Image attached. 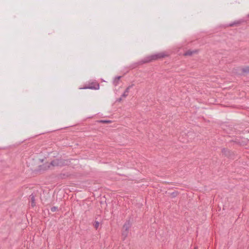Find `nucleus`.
<instances>
[{
    "instance_id": "nucleus-1",
    "label": "nucleus",
    "mask_w": 249,
    "mask_h": 249,
    "mask_svg": "<svg viewBox=\"0 0 249 249\" xmlns=\"http://www.w3.org/2000/svg\"><path fill=\"white\" fill-rule=\"evenodd\" d=\"M164 54L163 53H159L157 54H153L151 56H148L145 58L143 61V63H147L149 62L152 60H156L159 58H162L164 56Z\"/></svg>"
},
{
    "instance_id": "nucleus-2",
    "label": "nucleus",
    "mask_w": 249,
    "mask_h": 249,
    "mask_svg": "<svg viewBox=\"0 0 249 249\" xmlns=\"http://www.w3.org/2000/svg\"><path fill=\"white\" fill-rule=\"evenodd\" d=\"M65 162L62 159H55L52 161L51 165L53 166H62L65 164Z\"/></svg>"
},
{
    "instance_id": "nucleus-3",
    "label": "nucleus",
    "mask_w": 249,
    "mask_h": 249,
    "mask_svg": "<svg viewBox=\"0 0 249 249\" xmlns=\"http://www.w3.org/2000/svg\"><path fill=\"white\" fill-rule=\"evenodd\" d=\"M132 86H130L126 88L124 93L122 94L121 97L118 99L119 101H121L123 99V98H125L128 95L129 90Z\"/></svg>"
},
{
    "instance_id": "nucleus-4",
    "label": "nucleus",
    "mask_w": 249,
    "mask_h": 249,
    "mask_svg": "<svg viewBox=\"0 0 249 249\" xmlns=\"http://www.w3.org/2000/svg\"><path fill=\"white\" fill-rule=\"evenodd\" d=\"M131 225V223H130L129 220H127L125 222L123 226V230H129L130 226Z\"/></svg>"
},
{
    "instance_id": "nucleus-5",
    "label": "nucleus",
    "mask_w": 249,
    "mask_h": 249,
    "mask_svg": "<svg viewBox=\"0 0 249 249\" xmlns=\"http://www.w3.org/2000/svg\"><path fill=\"white\" fill-rule=\"evenodd\" d=\"M128 230L126 231V230L123 229L122 238L123 240H124L127 237V236H128Z\"/></svg>"
},
{
    "instance_id": "nucleus-6",
    "label": "nucleus",
    "mask_w": 249,
    "mask_h": 249,
    "mask_svg": "<svg viewBox=\"0 0 249 249\" xmlns=\"http://www.w3.org/2000/svg\"><path fill=\"white\" fill-rule=\"evenodd\" d=\"M30 201L31 202L32 206L34 207L35 205V196L33 194L30 195Z\"/></svg>"
},
{
    "instance_id": "nucleus-7",
    "label": "nucleus",
    "mask_w": 249,
    "mask_h": 249,
    "mask_svg": "<svg viewBox=\"0 0 249 249\" xmlns=\"http://www.w3.org/2000/svg\"><path fill=\"white\" fill-rule=\"evenodd\" d=\"M196 52V51H188L185 53V55H191L193 53H195Z\"/></svg>"
},
{
    "instance_id": "nucleus-8",
    "label": "nucleus",
    "mask_w": 249,
    "mask_h": 249,
    "mask_svg": "<svg viewBox=\"0 0 249 249\" xmlns=\"http://www.w3.org/2000/svg\"><path fill=\"white\" fill-rule=\"evenodd\" d=\"M242 70L244 72H249V67L243 68Z\"/></svg>"
},
{
    "instance_id": "nucleus-9",
    "label": "nucleus",
    "mask_w": 249,
    "mask_h": 249,
    "mask_svg": "<svg viewBox=\"0 0 249 249\" xmlns=\"http://www.w3.org/2000/svg\"><path fill=\"white\" fill-rule=\"evenodd\" d=\"M120 78H121V76H118L117 78H116V79H115L114 82L116 85L118 84V82L119 81Z\"/></svg>"
},
{
    "instance_id": "nucleus-10",
    "label": "nucleus",
    "mask_w": 249,
    "mask_h": 249,
    "mask_svg": "<svg viewBox=\"0 0 249 249\" xmlns=\"http://www.w3.org/2000/svg\"><path fill=\"white\" fill-rule=\"evenodd\" d=\"M99 122L101 123H106L107 124V123H110L111 121H109V120H100Z\"/></svg>"
},
{
    "instance_id": "nucleus-11",
    "label": "nucleus",
    "mask_w": 249,
    "mask_h": 249,
    "mask_svg": "<svg viewBox=\"0 0 249 249\" xmlns=\"http://www.w3.org/2000/svg\"><path fill=\"white\" fill-rule=\"evenodd\" d=\"M95 229H97L99 226V223L98 222H96L94 225Z\"/></svg>"
},
{
    "instance_id": "nucleus-12",
    "label": "nucleus",
    "mask_w": 249,
    "mask_h": 249,
    "mask_svg": "<svg viewBox=\"0 0 249 249\" xmlns=\"http://www.w3.org/2000/svg\"><path fill=\"white\" fill-rule=\"evenodd\" d=\"M57 209V208L56 207H53L51 209V211L53 212H55Z\"/></svg>"
},
{
    "instance_id": "nucleus-13",
    "label": "nucleus",
    "mask_w": 249,
    "mask_h": 249,
    "mask_svg": "<svg viewBox=\"0 0 249 249\" xmlns=\"http://www.w3.org/2000/svg\"><path fill=\"white\" fill-rule=\"evenodd\" d=\"M99 88V85H97V88H94L95 89H98Z\"/></svg>"
},
{
    "instance_id": "nucleus-14",
    "label": "nucleus",
    "mask_w": 249,
    "mask_h": 249,
    "mask_svg": "<svg viewBox=\"0 0 249 249\" xmlns=\"http://www.w3.org/2000/svg\"><path fill=\"white\" fill-rule=\"evenodd\" d=\"M195 249H197L196 248H195Z\"/></svg>"
}]
</instances>
